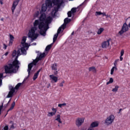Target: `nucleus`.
Wrapping results in <instances>:
<instances>
[{
	"label": "nucleus",
	"mask_w": 130,
	"mask_h": 130,
	"mask_svg": "<svg viewBox=\"0 0 130 130\" xmlns=\"http://www.w3.org/2000/svg\"><path fill=\"white\" fill-rule=\"evenodd\" d=\"M118 61H119V59L115 60V61L114 62V67H116V66H117V62H118Z\"/></svg>",
	"instance_id": "nucleus-32"
},
{
	"label": "nucleus",
	"mask_w": 130,
	"mask_h": 130,
	"mask_svg": "<svg viewBox=\"0 0 130 130\" xmlns=\"http://www.w3.org/2000/svg\"><path fill=\"white\" fill-rule=\"evenodd\" d=\"M55 120H56V121H58L59 123H62V122L61 121V119H60V115L57 114L55 117Z\"/></svg>",
	"instance_id": "nucleus-18"
},
{
	"label": "nucleus",
	"mask_w": 130,
	"mask_h": 130,
	"mask_svg": "<svg viewBox=\"0 0 130 130\" xmlns=\"http://www.w3.org/2000/svg\"><path fill=\"white\" fill-rule=\"evenodd\" d=\"M8 47V46L6 45V44H3V49H7V48Z\"/></svg>",
	"instance_id": "nucleus-36"
},
{
	"label": "nucleus",
	"mask_w": 130,
	"mask_h": 130,
	"mask_svg": "<svg viewBox=\"0 0 130 130\" xmlns=\"http://www.w3.org/2000/svg\"><path fill=\"white\" fill-rule=\"evenodd\" d=\"M72 35H74V32L72 33Z\"/></svg>",
	"instance_id": "nucleus-51"
},
{
	"label": "nucleus",
	"mask_w": 130,
	"mask_h": 130,
	"mask_svg": "<svg viewBox=\"0 0 130 130\" xmlns=\"http://www.w3.org/2000/svg\"><path fill=\"white\" fill-rule=\"evenodd\" d=\"M9 37H10V40H9V46H12V45H13V43L14 42V39H15V38L12 35H10Z\"/></svg>",
	"instance_id": "nucleus-16"
},
{
	"label": "nucleus",
	"mask_w": 130,
	"mask_h": 130,
	"mask_svg": "<svg viewBox=\"0 0 130 130\" xmlns=\"http://www.w3.org/2000/svg\"><path fill=\"white\" fill-rule=\"evenodd\" d=\"M71 21L72 20L69 18H66L64 20V22L66 24H69V23H70V22H71Z\"/></svg>",
	"instance_id": "nucleus-26"
},
{
	"label": "nucleus",
	"mask_w": 130,
	"mask_h": 130,
	"mask_svg": "<svg viewBox=\"0 0 130 130\" xmlns=\"http://www.w3.org/2000/svg\"><path fill=\"white\" fill-rule=\"evenodd\" d=\"M51 45H48L46 47V49H45V51H48V50H49V49H50L51 48Z\"/></svg>",
	"instance_id": "nucleus-28"
},
{
	"label": "nucleus",
	"mask_w": 130,
	"mask_h": 130,
	"mask_svg": "<svg viewBox=\"0 0 130 130\" xmlns=\"http://www.w3.org/2000/svg\"><path fill=\"white\" fill-rule=\"evenodd\" d=\"M45 56H46V53H45V52L40 53V55L37 57L36 59L34 60L33 62L34 64H36L39 60H41V59H42L43 57H45Z\"/></svg>",
	"instance_id": "nucleus-8"
},
{
	"label": "nucleus",
	"mask_w": 130,
	"mask_h": 130,
	"mask_svg": "<svg viewBox=\"0 0 130 130\" xmlns=\"http://www.w3.org/2000/svg\"><path fill=\"white\" fill-rule=\"evenodd\" d=\"M122 110V109H120V110H119V112H118V113H120V112H121Z\"/></svg>",
	"instance_id": "nucleus-48"
},
{
	"label": "nucleus",
	"mask_w": 130,
	"mask_h": 130,
	"mask_svg": "<svg viewBox=\"0 0 130 130\" xmlns=\"http://www.w3.org/2000/svg\"><path fill=\"white\" fill-rule=\"evenodd\" d=\"M3 130H9V126L6 125L4 128Z\"/></svg>",
	"instance_id": "nucleus-37"
},
{
	"label": "nucleus",
	"mask_w": 130,
	"mask_h": 130,
	"mask_svg": "<svg viewBox=\"0 0 130 130\" xmlns=\"http://www.w3.org/2000/svg\"><path fill=\"white\" fill-rule=\"evenodd\" d=\"M102 15H103V16H106V13L105 12L104 13H102Z\"/></svg>",
	"instance_id": "nucleus-44"
},
{
	"label": "nucleus",
	"mask_w": 130,
	"mask_h": 130,
	"mask_svg": "<svg viewBox=\"0 0 130 130\" xmlns=\"http://www.w3.org/2000/svg\"><path fill=\"white\" fill-rule=\"evenodd\" d=\"M39 11H37L34 15V18H37V17H38V16H39Z\"/></svg>",
	"instance_id": "nucleus-29"
},
{
	"label": "nucleus",
	"mask_w": 130,
	"mask_h": 130,
	"mask_svg": "<svg viewBox=\"0 0 130 130\" xmlns=\"http://www.w3.org/2000/svg\"><path fill=\"white\" fill-rule=\"evenodd\" d=\"M4 18H1V21H2V22H4Z\"/></svg>",
	"instance_id": "nucleus-47"
},
{
	"label": "nucleus",
	"mask_w": 130,
	"mask_h": 130,
	"mask_svg": "<svg viewBox=\"0 0 130 130\" xmlns=\"http://www.w3.org/2000/svg\"><path fill=\"white\" fill-rule=\"evenodd\" d=\"M40 71H41V70L40 69L39 71H37L36 73L35 74L33 77L34 81H35V80H36V79L38 78V76L39 75V73H40Z\"/></svg>",
	"instance_id": "nucleus-20"
},
{
	"label": "nucleus",
	"mask_w": 130,
	"mask_h": 130,
	"mask_svg": "<svg viewBox=\"0 0 130 130\" xmlns=\"http://www.w3.org/2000/svg\"><path fill=\"white\" fill-rule=\"evenodd\" d=\"M1 113H0V114H1Z\"/></svg>",
	"instance_id": "nucleus-53"
},
{
	"label": "nucleus",
	"mask_w": 130,
	"mask_h": 130,
	"mask_svg": "<svg viewBox=\"0 0 130 130\" xmlns=\"http://www.w3.org/2000/svg\"><path fill=\"white\" fill-rule=\"evenodd\" d=\"M114 71H117V68L116 67H113L111 70V75H113Z\"/></svg>",
	"instance_id": "nucleus-23"
},
{
	"label": "nucleus",
	"mask_w": 130,
	"mask_h": 130,
	"mask_svg": "<svg viewBox=\"0 0 130 130\" xmlns=\"http://www.w3.org/2000/svg\"><path fill=\"white\" fill-rule=\"evenodd\" d=\"M64 80H63L61 83H60L59 87H63V84H64Z\"/></svg>",
	"instance_id": "nucleus-34"
},
{
	"label": "nucleus",
	"mask_w": 130,
	"mask_h": 130,
	"mask_svg": "<svg viewBox=\"0 0 130 130\" xmlns=\"http://www.w3.org/2000/svg\"><path fill=\"white\" fill-rule=\"evenodd\" d=\"M3 1H4V0H0L1 5H3L4 4V3L3 2Z\"/></svg>",
	"instance_id": "nucleus-42"
},
{
	"label": "nucleus",
	"mask_w": 130,
	"mask_h": 130,
	"mask_svg": "<svg viewBox=\"0 0 130 130\" xmlns=\"http://www.w3.org/2000/svg\"><path fill=\"white\" fill-rule=\"evenodd\" d=\"M113 82V78H110L109 82H107L106 85H109V84H112Z\"/></svg>",
	"instance_id": "nucleus-27"
},
{
	"label": "nucleus",
	"mask_w": 130,
	"mask_h": 130,
	"mask_svg": "<svg viewBox=\"0 0 130 130\" xmlns=\"http://www.w3.org/2000/svg\"><path fill=\"white\" fill-rule=\"evenodd\" d=\"M67 105V104L66 103H64L63 104H59L58 105V107H60V108H61V107H62V106H66Z\"/></svg>",
	"instance_id": "nucleus-30"
},
{
	"label": "nucleus",
	"mask_w": 130,
	"mask_h": 130,
	"mask_svg": "<svg viewBox=\"0 0 130 130\" xmlns=\"http://www.w3.org/2000/svg\"><path fill=\"white\" fill-rule=\"evenodd\" d=\"M4 76V74L3 73H0V79H2Z\"/></svg>",
	"instance_id": "nucleus-40"
},
{
	"label": "nucleus",
	"mask_w": 130,
	"mask_h": 130,
	"mask_svg": "<svg viewBox=\"0 0 130 130\" xmlns=\"http://www.w3.org/2000/svg\"><path fill=\"white\" fill-rule=\"evenodd\" d=\"M8 54H9V52H7L6 53H5L4 54V55H5V56H7L8 55Z\"/></svg>",
	"instance_id": "nucleus-43"
},
{
	"label": "nucleus",
	"mask_w": 130,
	"mask_h": 130,
	"mask_svg": "<svg viewBox=\"0 0 130 130\" xmlns=\"http://www.w3.org/2000/svg\"><path fill=\"white\" fill-rule=\"evenodd\" d=\"M119 88V86H115L114 88H113L112 91V92H114L115 93H116V92H117V91H118V88Z\"/></svg>",
	"instance_id": "nucleus-24"
},
{
	"label": "nucleus",
	"mask_w": 130,
	"mask_h": 130,
	"mask_svg": "<svg viewBox=\"0 0 130 130\" xmlns=\"http://www.w3.org/2000/svg\"><path fill=\"white\" fill-rule=\"evenodd\" d=\"M87 33L89 35H91V34H92V35H95V32L92 30H88Z\"/></svg>",
	"instance_id": "nucleus-31"
},
{
	"label": "nucleus",
	"mask_w": 130,
	"mask_h": 130,
	"mask_svg": "<svg viewBox=\"0 0 130 130\" xmlns=\"http://www.w3.org/2000/svg\"><path fill=\"white\" fill-rule=\"evenodd\" d=\"M123 54H124V50H121L120 52V56H123Z\"/></svg>",
	"instance_id": "nucleus-35"
},
{
	"label": "nucleus",
	"mask_w": 130,
	"mask_h": 130,
	"mask_svg": "<svg viewBox=\"0 0 130 130\" xmlns=\"http://www.w3.org/2000/svg\"><path fill=\"white\" fill-rule=\"evenodd\" d=\"M123 60V57H122V56H120V61H122Z\"/></svg>",
	"instance_id": "nucleus-39"
},
{
	"label": "nucleus",
	"mask_w": 130,
	"mask_h": 130,
	"mask_svg": "<svg viewBox=\"0 0 130 130\" xmlns=\"http://www.w3.org/2000/svg\"><path fill=\"white\" fill-rule=\"evenodd\" d=\"M99 125V122L98 121H95L91 123L90 127L93 128V127H97Z\"/></svg>",
	"instance_id": "nucleus-17"
},
{
	"label": "nucleus",
	"mask_w": 130,
	"mask_h": 130,
	"mask_svg": "<svg viewBox=\"0 0 130 130\" xmlns=\"http://www.w3.org/2000/svg\"><path fill=\"white\" fill-rule=\"evenodd\" d=\"M16 105V103L15 102H13V103L11 105V107L8 110V111H10V110H13L14 109V107H15V106Z\"/></svg>",
	"instance_id": "nucleus-25"
},
{
	"label": "nucleus",
	"mask_w": 130,
	"mask_h": 130,
	"mask_svg": "<svg viewBox=\"0 0 130 130\" xmlns=\"http://www.w3.org/2000/svg\"><path fill=\"white\" fill-rule=\"evenodd\" d=\"M88 71L95 74V73H96V68L94 67H90L88 69Z\"/></svg>",
	"instance_id": "nucleus-22"
},
{
	"label": "nucleus",
	"mask_w": 130,
	"mask_h": 130,
	"mask_svg": "<svg viewBox=\"0 0 130 130\" xmlns=\"http://www.w3.org/2000/svg\"><path fill=\"white\" fill-rule=\"evenodd\" d=\"M53 4L52 0H46L45 3L42 5L40 11L41 14L39 18L40 22H39V20H36L34 22V27L30 28L28 34V36L30 38L31 41H34L39 36V34L36 32L37 26L40 30L41 35L43 36L46 35V31L49 29V24L52 22V17L50 16L46 17V14L42 13H45L48 8L51 9Z\"/></svg>",
	"instance_id": "nucleus-1"
},
{
	"label": "nucleus",
	"mask_w": 130,
	"mask_h": 130,
	"mask_svg": "<svg viewBox=\"0 0 130 130\" xmlns=\"http://www.w3.org/2000/svg\"><path fill=\"white\" fill-rule=\"evenodd\" d=\"M103 31H104V28L103 27H101L99 29H98L96 34H98V35H101Z\"/></svg>",
	"instance_id": "nucleus-21"
},
{
	"label": "nucleus",
	"mask_w": 130,
	"mask_h": 130,
	"mask_svg": "<svg viewBox=\"0 0 130 130\" xmlns=\"http://www.w3.org/2000/svg\"><path fill=\"white\" fill-rule=\"evenodd\" d=\"M52 110L53 112L48 113L47 115L49 117L53 116V115H55V114H56V111H57V110L54 108H52Z\"/></svg>",
	"instance_id": "nucleus-15"
},
{
	"label": "nucleus",
	"mask_w": 130,
	"mask_h": 130,
	"mask_svg": "<svg viewBox=\"0 0 130 130\" xmlns=\"http://www.w3.org/2000/svg\"><path fill=\"white\" fill-rule=\"evenodd\" d=\"M87 130H94V128H92V127H90Z\"/></svg>",
	"instance_id": "nucleus-41"
},
{
	"label": "nucleus",
	"mask_w": 130,
	"mask_h": 130,
	"mask_svg": "<svg viewBox=\"0 0 130 130\" xmlns=\"http://www.w3.org/2000/svg\"><path fill=\"white\" fill-rule=\"evenodd\" d=\"M85 121V118H77L76 120V125L77 126L79 127V126H81L82 124H83V123Z\"/></svg>",
	"instance_id": "nucleus-9"
},
{
	"label": "nucleus",
	"mask_w": 130,
	"mask_h": 130,
	"mask_svg": "<svg viewBox=\"0 0 130 130\" xmlns=\"http://www.w3.org/2000/svg\"><path fill=\"white\" fill-rule=\"evenodd\" d=\"M34 45H36V43H34Z\"/></svg>",
	"instance_id": "nucleus-50"
},
{
	"label": "nucleus",
	"mask_w": 130,
	"mask_h": 130,
	"mask_svg": "<svg viewBox=\"0 0 130 130\" xmlns=\"http://www.w3.org/2000/svg\"><path fill=\"white\" fill-rule=\"evenodd\" d=\"M65 28H66V25H62L60 27H59V28L57 30V34H55L53 37V43H54L55 41H56V40L57 39V37L58 36V34H59V33L61 32V29H62V30H64Z\"/></svg>",
	"instance_id": "nucleus-7"
},
{
	"label": "nucleus",
	"mask_w": 130,
	"mask_h": 130,
	"mask_svg": "<svg viewBox=\"0 0 130 130\" xmlns=\"http://www.w3.org/2000/svg\"><path fill=\"white\" fill-rule=\"evenodd\" d=\"M53 4L54 7L50 15L51 17H55V14L58 12V9L60 8V6L63 4V0H52Z\"/></svg>",
	"instance_id": "nucleus-3"
},
{
	"label": "nucleus",
	"mask_w": 130,
	"mask_h": 130,
	"mask_svg": "<svg viewBox=\"0 0 130 130\" xmlns=\"http://www.w3.org/2000/svg\"><path fill=\"white\" fill-rule=\"evenodd\" d=\"M109 40H107L103 42L102 43L101 46L102 48H108V47H109Z\"/></svg>",
	"instance_id": "nucleus-12"
},
{
	"label": "nucleus",
	"mask_w": 130,
	"mask_h": 130,
	"mask_svg": "<svg viewBox=\"0 0 130 130\" xmlns=\"http://www.w3.org/2000/svg\"><path fill=\"white\" fill-rule=\"evenodd\" d=\"M50 77V80L51 81V83H57V81L58 80V78L57 77L53 75H50L49 76Z\"/></svg>",
	"instance_id": "nucleus-11"
},
{
	"label": "nucleus",
	"mask_w": 130,
	"mask_h": 130,
	"mask_svg": "<svg viewBox=\"0 0 130 130\" xmlns=\"http://www.w3.org/2000/svg\"><path fill=\"white\" fill-rule=\"evenodd\" d=\"M10 102H11V100H10V101L8 102V104L10 103Z\"/></svg>",
	"instance_id": "nucleus-49"
},
{
	"label": "nucleus",
	"mask_w": 130,
	"mask_h": 130,
	"mask_svg": "<svg viewBox=\"0 0 130 130\" xmlns=\"http://www.w3.org/2000/svg\"><path fill=\"white\" fill-rule=\"evenodd\" d=\"M21 85H22V83H19L15 86V87L13 86L9 87L10 91L9 92V93L7 96V98H11L13 97V95H14V93L16 91V90H18L19 88L21 87Z\"/></svg>",
	"instance_id": "nucleus-4"
},
{
	"label": "nucleus",
	"mask_w": 130,
	"mask_h": 130,
	"mask_svg": "<svg viewBox=\"0 0 130 130\" xmlns=\"http://www.w3.org/2000/svg\"><path fill=\"white\" fill-rule=\"evenodd\" d=\"M51 69L53 71H56L54 74V75H57L58 72H57V63H54L51 66Z\"/></svg>",
	"instance_id": "nucleus-14"
},
{
	"label": "nucleus",
	"mask_w": 130,
	"mask_h": 130,
	"mask_svg": "<svg viewBox=\"0 0 130 130\" xmlns=\"http://www.w3.org/2000/svg\"><path fill=\"white\" fill-rule=\"evenodd\" d=\"M110 17V15H106V18H109Z\"/></svg>",
	"instance_id": "nucleus-46"
},
{
	"label": "nucleus",
	"mask_w": 130,
	"mask_h": 130,
	"mask_svg": "<svg viewBox=\"0 0 130 130\" xmlns=\"http://www.w3.org/2000/svg\"><path fill=\"white\" fill-rule=\"evenodd\" d=\"M12 127H14V125H12Z\"/></svg>",
	"instance_id": "nucleus-52"
},
{
	"label": "nucleus",
	"mask_w": 130,
	"mask_h": 130,
	"mask_svg": "<svg viewBox=\"0 0 130 130\" xmlns=\"http://www.w3.org/2000/svg\"><path fill=\"white\" fill-rule=\"evenodd\" d=\"M95 14H96V16H100L101 15H102V12H101L100 11H99V12L97 11L95 12Z\"/></svg>",
	"instance_id": "nucleus-33"
},
{
	"label": "nucleus",
	"mask_w": 130,
	"mask_h": 130,
	"mask_svg": "<svg viewBox=\"0 0 130 130\" xmlns=\"http://www.w3.org/2000/svg\"><path fill=\"white\" fill-rule=\"evenodd\" d=\"M114 119H115V117L114 115H110L107 117L105 121V124L106 125H110V124H112L113 122L114 121Z\"/></svg>",
	"instance_id": "nucleus-5"
},
{
	"label": "nucleus",
	"mask_w": 130,
	"mask_h": 130,
	"mask_svg": "<svg viewBox=\"0 0 130 130\" xmlns=\"http://www.w3.org/2000/svg\"><path fill=\"white\" fill-rule=\"evenodd\" d=\"M2 83H3V80H2V79H0V87L1 86H2Z\"/></svg>",
	"instance_id": "nucleus-45"
},
{
	"label": "nucleus",
	"mask_w": 130,
	"mask_h": 130,
	"mask_svg": "<svg viewBox=\"0 0 130 130\" xmlns=\"http://www.w3.org/2000/svg\"><path fill=\"white\" fill-rule=\"evenodd\" d=\"M76 12L77 9L75 8H72L70 11L68 12V16L69 18H71V17H72V15H74Z\"/></svg>",
	"instance_id": "nucleus-13"
},
{
	"label": "nucleus",
	"mask_w": 130,
	"mask_h": 130,
	"mask_svg": "<svg viewBox=\"0 0 130 130\" xmlns=\"http://www.w3.org/2000/svg\"><path fill=\"white\" fill-rule=\"evenodd\" d=\"M128 30V25L125 22L121 28V29L119 31L118 33V35L119 36H121L123 33H125V32H127V30Z\"/></svg>",
	"instance_id": "nucleus-6"
},
{
	"label": "nucleus",
	"mask_w": 130,
	"mask_h": 130,
	"mask_svg": "<svg viewBox=\"0 0 130 130\" xmlns=\"http://www.w3.org/2000/svg\"><path fill=\"white\" fill-rule=\"evenodd\" d=\"M32 68H33V63H30L28 65L27 72L28 73V75H30V72H31Z\"/></svg>",
	"instance_id": "nucleus-19"
},
{
	"label": "nucleus",
	"mask_w": 130,
	"mask_h": 130,
	"mask_svg": "<svg viewBox=\"0 0 130 130\" xmlns=\"http://www.w3.org/2000/svg\"><path fill=\"white\" fill-rule=\"evenodd\" d=\"M21 0H16L13 2L12 7V11L13 14H14V12L15 11V10H16V8L17 7V6H18V4H19V2Z\"/></svg>",
	"instance_id": "nucleus-10"
},
{
	"label": "nucleus",
	"mask_w": 130,
	"mask_h": 130,
	"mask_svg": "<svg viewBox=\"0 0 130 130\" xmlns=\"http://www.w3.org/2000/svg\"><path fill=\"white\" fill-rule=\"evenodd\" d=\"M27 37H23L21 41V48L19 49L17 51L14 50L12 54L13 57H16L12 63H8L5 66V71L6 74H12L14 73L16 74L18 72V70L20 68L21 62L18 60V58L20 55H26L27 54V50L29 48V44L26 43Z\"/></svg>",
	"instance_id": "nucleus-2"
},
{
	"label": "nucleus",
	"mask_w": 130,
	"mask_h": 130,
	"mask_svg": "<svg viewBox=\"0 0 130 130\" xmlns=\"http://www.w3.org/2000/svg\"><path fill=\"white\" fill-rule=\"evenodd\" d=\"M3 107H4V104H2V105L0 106V113H1L2 110L3 109Z\"/></svg>",
	"instance_id": "nucleus-38"
}]
</instances>
